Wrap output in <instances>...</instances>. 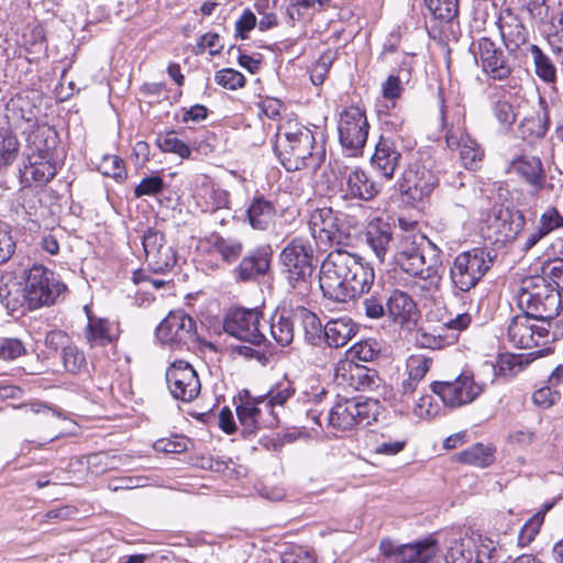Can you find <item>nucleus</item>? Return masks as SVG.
Returning a JSON list of instances; mask_svg holds the SVG:
<instances>
[{
  "label": "nucleus",
  "instance_id": "f257e3e1",
  "mask_svg": "<svg viewBox=\"0 0 563 563\" xmlns=\"http://www.w3.org/2000/svg\"><path fill=\"white\" fill-rule=\"evenodd\" d=\"M373 278L372 269L341 249L330 252L319 266V289L324 298L335 302L367 291Z\"/></svg>",
  "mask_w": 563,
  "mask_h": 563
},
{
  "label": "nucleus",
  "instance_id": "f03ea898",
  "mask_svg": "<svg viewBox=\"0 0 563 563\" xmlns=\"http://www.w3.org/2000/svg\"><path fill=\"white\" fill-rule=\"evenodd\" d=\"M518 307L539 322L551 327V320L559 316L562 299L555 287L544 277L528 276L522 279L517 294Z\"/></svg>",
  "mask_w": 563,
  "mask_h": 563
},
{
  "label": "nucleus",
  "instance_id": "7ed1b4c3",
  "mask_svg": "<svg viewBox=\"0 0 563 563\" xmlns=\"http://www.w3.org/2000/svg\"><path fill=\"white\" fill-rule=\"evenodd\" d=\"M495 255L486 247H473L459 253L450 266V280L454 290L468 292L490 269Z\"/></svg>",
  "mask_w": 563,
  "mask_h": 563
},
{
  "label": "nucleus",
  "instance_id": "20e7f679",
  "mask_svg": "<svg viewBox=\"0 0 563 563\" xmlns=\"http://www.w3.org/2000/svg\"><path fill=\"white\" fill-rule=\"evenodd\" d=\"M313 254L311 243L302 238L292 239L280 252L283 273L292 287L311 288L314 271Z\"/></svg>",
  "mask_w": 563,
  "mask_h": 563
},
{
  "label": "nucleus",
  "instance_id": "39448f33",
  "mask_svg": "<svg viewBox=\"0 0 563 563\" xmlns=\"http://www.w3.org/2000/svg\"><path fill=\"white\" fill-rule=\"evenodd\" d=\"M67 286L55 273L43 265L34 264L26 276L24 300L30 310L54 305L65 294Z\"/></svg>",
  "mask_w": 563,
  "mask_h": 563
},
{
  "label": "nucleus",
  "instance_id": "423d86ee",
  "mask_svg": "<svg viewBox=\"0 0 563 563\" xmlns=\"http://www.w3.org/2000/svg\"><path fill=\"white\" fill-rule=\"evenodd\" d=\"M378 409L379 402L371 398L364 401L343 398L329 410L328 427L344 432L361 424L368 426L376 420Z\"/></svg>",
  "mask_w": 563,
  "mask_h": 563
},
{
  "label": "nucleus",
  "instance_id": "0eeeda50",
  "mask_svg": "<svg viewBox=\"0 0 563 563\" xmlns=\"http://www.w3.org/2000/svg\"><path fill=\"white\" fill-rule=\"evenodd\" d=\"M509 343L518 349L539 347L530 355L542 356L552 351L547 344L550 342V330L545 323L539 322L526 312L515 316L507 328Z\"/></svg>",
  "mask_w": 563,
  "mask_h": 563
},
{
  "label": "nucleus",
  "instance_id": "6e6552de",
  "mask_svg": "<svg viewBox=\"0 0 563 563\" xmlns=\"http://www.w3.org/2000/svg\"><path fill=\"white\" fill-rule=\"evenodd\" d=\"M156 336L177 350H191L199 343L196 320L183 310L170 311L156 328Z\"/></svg>",
  "mask_w": 563,
  "mask_h": 563
},
{
  "label": "nucleus",
  "instance_id": "1a4fd4ad",
  "mask_svg": "<svg viewBox=\"0 0 563 563\" xmlns=\"http://www.w3.org/2000/svg\"><path fill=\"white\" fill-rule=\"evenodd\" d=\"M368 129L365 111L360 107L351 106L340 113L339 142L350 156L362 155L368 137Z\"/></svg>",
  "mask_w": 563,
  "mask_h": 563
},
{
  "label": "nucleus",
  "instance_id": "9d476101",
  "mask_svg": "<svg viewBox=\"0 0 563 563\" xmlns=\"http://www.w3.org/2000/svg\"><path fill=\"white\" fill-rule=\"evenodd\" d=\"M429 242L431 241L424 236L400 234L395 243V252L391 254L395 265L409 276L421 274L428 265L426 254L428 253L429 257L432 254Z\"/></svg>",
  "mask_w": 563,
  "mask_h": 563
},
{
  "label": "nucleus",
  "instance_id": "9b49d317",
  "mask_svg": "<svg viewBox=\"0 0 563 563\" xmlns=\"http://www.w3.org/2000/svg\"><path fill=\"white\" fill-rule=\"evenodd\" d=\"M430 388L450 408L468 405L483 393L471 372H462L453 380L433 382Z\"/></svg>",
  "mask_w": 563,
  "mask_h": 563
},
{
  "label": "nucleus",
  "instance_id": "f8f14e48",
  "mask_svg": "<svg viewBox=\"0 0 563 563\" xmlns=\"http://www.w3.org/2000/svg\"><path fill=\"white\" fill-rule=\"evenodd\" d=\"M471 51L478 66L494 80H506L512 71L514 66L503 48L489 37L482 36L474 41Z\"/></svg>",
  "mask_w": 563,
  "mask_h": 563
},
{
  "label": "nucleus",
  "instance_id": "ddd939ff",
  "mask_svg": "<svg viewBox=\"0 0 563 563\" xmlns=\"http://www.w3.org/2000/svg\"><path fill=\"white\" fill-rule=\"evenodd\" d=\"M379 551L391 563H429L435 558L439 547L432 538L407 544H396L390 539H383Z\"/></svg>",
  "mask_w": 563,
  "mask_h": 563
},
{
  "label": "nucleus",
  "instance_id": "4468645a",
  "mask_svg": "<svg viewBox=\"0 0 563 563\" xmlns=\"http://www.w3.org/2000/svg\"><path fill=\"white\" fill-rule=\"evenodd\" d=\"M165 379L172 397L183 402L195 400L201 389L196 369L186 361L177 360L166 369Z\"/></svg>",
  "mask_w": 563,
  "mask_h": 563
},
{
  "label": "nucleus",
  "instance_id": "2eb2a0df",
  "mask_svg": "<svg viewBox=\"0 0 563 563\" xmlns=\"http://www.w3.org/2000/svg\"><path fill=\"white\" fill-rule=\"evenodd\" d=\"M261 313L256 309L236 308L227 313L223 330L240 341L258 346L266 342L260 329Z\"/></svg>",
  "mask_w": 563,
  "mask_h": 563
},
{
  "label": "nucleus",
  "instance_id": "dca6fc26",
  "mask_svg": "<svg viewBox=\"0 0 563 563\" xmlns=\"http://www.w3.org/2000/svg\"><path fill=\"white\" fill-rule=\"evenodd\" d=\"M142 244L145 261L153 273L164 274L176 265V251L167 243L162 232L148 228L142 235Z\"/></svg>",
  "mask_w": 563,
  "mask_h": 563
},
{
  "label": "nucleus",
  "instance_id": "f3484780",
  "mask_svg": "<svg viewBox=\"0 0 563 563\" xmlns=\"http://www.w3.org/2000/svg\"><path fill=\"white\" fill-rule=\"evenodd\" d=\"M36 139H43V147H38L41 155L38 159L30 162L29 166H25L24 177L31 179L38 186L46 185L56 175V165L51 162L52 151L57 145V132L51 126L42 128L37 130Z\"/></svg>",
  "mask_w": 563,
  "mask_h": 563
},
{
  "label": "nucleus",
  "instance_id": "a211bd4d",
  "mask_svg": "<svg viewBox=\"0 0 563 563\" xmlns=\"http://www.w3.org/2000/svg\"><path fill=\"white\" fill-rule=\"evenodd\" d=\"M487 227L495 234V240L509 242L522 231L526 219L520 210L494 206L487 217Z\"/></svg>",
  "mask_w": 563,
  "mask_h": 563
},
{
  "label": "nucleus",
  "instance_id": "6ab92c4d",
  "mask_svg": "<svg viewBox=\"0 0 563 563\" xmlns=\"http://www.w3.org/2000/svg\"><path fill=\"white\" fill-rule=\"evenodd\" d=\"M438 183V177L430 169L412 164L404 172L398 189L413 200H421L433 191Z\"/></svg>",
  "mask_w": 563,
  "mask_h": 563
},
{
  "label": "nucleus",
  "instance_id": "aec40b11",
  "mask_svg": "<svg viewBox=\"0 0 563 563\" xmlns=\"http://www.w3.org/2000/svg\"><path fill=\"white\" fill-rule=\"evenodd\" d=\"M498 30L509 55L518 58L528 48V32L522 21L509 9L503 11L497 21Z\"/></svg>",
  "mask_w": 563,
  "mask_h": 563
},
{
  "label": "nucleus",
  "instance_id": "412c9836",
  "mask_svg": "<svg viewBox=\"0 0 563 563\" xmlns=\"http://www.w3.org/2000/svg\"><path fill=\"white\" fill-rule=\"evenodd\" d=\"M286 140L290 147V157L287 162L282 161L284 167L288 170L300 169L308 166L307 161L312 157L314 135L307 128L298 129L296 132H287Z\"/></svg>",
  "mask_w": 563,
  "mask_h": 563
},
{
  "label": "nucleus",
  "instance_id": "4be33fe9",
  "mask_svg": "<svg viewBox=\"0 0 563 563\" xmlns=\"http://www.w3.org/2000/svg\"><path fill=\"white\" fill-rule=\"evenodd\" d=\"M438 100L440 104V120L442 129L445 130V141L449 147L460 145V134H463L464 109L457 103H450L445 100L444 91L438 89Z\"/></svg>",
  "mask_w": 563,
  "mask_h": 563
},
{
  "label": "nucleus",
  "instance_id": "5701e85b",
  "mask_svg": "<svg viewBox=\"0 0 563 563\" xmlns=\"http://www.w3.org/2000/svg\"><path fill=\"white\" fill-rule=\"evenodd\" d=\"M401 153L395 137L382 135L375 146L371 163L373 168L386 180H390L400 165Z\"/></svg>",
  "mask_w": 563,
  "mask_h": 563
},
{
  "label": "nucleus",
  "instance_id": "b1692460",
  "mask_svg": "<svg viewBox=\"0 0 563 563\" xmlns=\"http://www.w3.org/2000/svg\"><path fill=\"white\" fill-rule=\"evenodd\" d=\"M364 236L375 257L378 262L384 263L386 256L391 252V246L396 243L393 227L382 219H374L366 225Z\"/></svg>",
  "mask_w": 563,
  "mask_h": 563
},
{
  "label": "nucleus",
  "instance_id": "393cba45",
  "mask_svg": "<svg viewBox=\"0 0 563 563\" xmlns=\"http://www.w3.org/2000/svg\"><path fill=\"white\" fill-rule=\"evenodd\" d=\"M260 405L258 399H256L247 400L236 407V416L242 427V434L245 438L254 435L262 427L274 428L278 424L277 416H269L267 420L263 419L264 407L262 408Z\"/></svg>",
  "mask_w": 563,
  "mask_h": 563
},
{
  "label": "nucleus",
  "instance_id": "a878e982",
  "mask_svg": "<svg viewBox=\"0 0 563 563\" xmlns=\"http://www.w3.org/2000/svg\"><path fill=\"white\" fill-rule=\"evenodd\" d=\"M319 200V245L340 249L345 245L347 235L341 229L339 218L331 207H320Z\"/></svg>",
  "mask_w": 563,
  "mask_h": 563
},
{
  "label": "nucleus",
  "instance_id": "bb28decb",
  "mask_svg": "<svg viewBox=\"0 0 563 563\" xmlns=\"http://www.w3.org/2000/svg\"><path fill=\"white\" fill-rule=\"evenodd\" d=\"M386 316L394 323L404 325L416 320L418 307L409 294L404 290L394 289L387 296Z\"/></svg>",
  "mask_w": 563,
  "mask_h": 563
},
{
  "label": "nucleus",
  "instance_id": "cd10ccee",
  "mask_svg": "<svg viewBox=\"0 0 563 563\" xmlns=\"http://www.w3.org/2000/svg\"><path fill=\"white\" fill-rule=\"evenodd\" d=\"M269 264V254L264 249H256L242 258L233 274L238 282L256 280L268 272Z\"/></svg>",
  "mask_w": 563,
  "mask_h": 563
},
{
  "label": "nucleus",
  "instance_id": "c85d7f7f",
  "mask_svg": "<svg viewBox=\"0 0 563 563\" xmlns=\"http://www.w3.org/2000/svg\"><path fill=\"white\" fill-rule=\"evenodd\" d=\"M428 244L432 252L429 263L421 274L411 275V277L420 280L417 286L421 291L434 294L440 291L442 285V251L433 242Z\"/></svg>",
  "mask_w": 563,
  "mask_h": 563
},
{
  "label": "nucleus",
  "instance_id": "c756f323",
  "mask_svg": "<svg viewBox=\"0 0 563 563\" xmlns=\"http://www.w3.org/2000/svg\"><path fill=\"white\" fill-rule=\"evenodd\" d=\"M510 169L532 187L533 194L544 187L545 174L539 157L521 156L511 162Z\"/></svg>",
  "mask_w": 563,
  "mask_h": 563
},
{
  "label": "nucleus",
  "instance_id": "7c9ffc66",
  "mask_svg": "<svg viewBox=\"0 0 563 563\" xmlns=\"http://www.w3.org/2000/svg\"><path fill=\"white\" fill-rule=\"evenodd\" d=\"M346 170L342 161L331 159L319 177V196L331 198L342 192Z\"/></svg>",
  "mask_w": 563,
  "mask_h": 563
},
{
  "label": "nucleus",
  "instance_id": "2f4dec72",
  "mask_svg": "<svg viewBox=\"0 0 563 563\" xmlns=\"http://www.w3.org/2000/svg\"><path fill=\"white\" fill-rule=\"evenodd\" d=\"M356 333V324L349 317L329 320L323 327V339L330 347L344 346Z\"/></svg>",
  "mask_w": 563,
  "mask_h": 563
},
{
  "label": "nucleus",
  "instance_id": "473e14b6",
  "mask_svg": "<svg viewBox=\"0 0 563 563\" xmlns=\"http://www.w3.org/2000/svg\"><path fill=\"white\" fill-rule=\"evenodd\" d=\"M563 228V216L554 207H549L539 218L537 229L531 232L522 246L523 251L531 250L539 241L552 231Z\"/></svg>",
  "mask_w": 563,
  "mask_h": 563
},
{
  "label": "nucleus",
  "instance_id": "72a5a7b5",
  "mask_svg": "<svg viewBox=\"0 0 563 563\" xmlns=\"http://www.w3.org/2000/svg\"><path fill=\"white\" fill-rule=\"evenodd\" d=\"M347 195L362 200L373 199L379 191L377 185L360 168L351 172L346 179Z\"/></svg>",
  "mask_w": 563,
  "mask_h": 563
},
{
  "label": "nucleus",
  "instance_id": "f704fd0d",
  "mask_svg": "<svg viewBox=\"0 0 563 563\" xmlns=\"http://www.w3.org/2000/svg\"><path fill=\"white\" fill-rule=\"evenodd\" d=\"M246 213L253 229L267 230L273 222L276 210L271 201L260 196L253 199Z\"/></svg>",
  "mask_w": 563,
  "mask_h": 563
},
{
  "label": "nucleus",
  "instance_id": "c9c22d12",
  "mask_svg": "<svg viewBox=\"0 0 563 563\" xmlns=\"http://www.w3.org/2000/svg\"><path fill=\"white\" fill-rule=\"evenodd\" d=\"M350 386L360 391H373L379 388L382 378L374 368L355 364L350 369Z\"/></svg>",
  "mask_w": 563,
  "mask_h": 563
},
{
  "label": "nucleus",
  "instance_id": "e433bc0d",
  "mask_svg": "<svg viewBox=\"0 0 563 563\" xmlns=\"http://www.w3.org/2000/svg\"><path fill=\"white\" fill-rule=\"evenodd\" d=\"M110 323L106 319H97L88 316V324L85 329V338L91 347L106 346L113 342L110 334Z\"/></svg>",
  "mask_w": 563,
  "mask_h": 563
},
{
  "label": "nucleus",
  "instance_id": "4c0bfd02",
  "mask_svg": "<svg viewBox=\"0 0 563 563\" xmlns=\"http://www.w3.org/2000/svg\"><path fill=\"white\" fill-rule=\"evenodd\" d=\"M549 125V117L545 108L529 117L519 124V132L525 140L541 139L545 135Z\"/></svg>",
  "mask_w": 563,
  "mask_h": 563
},
{
  "label": "nucleus",
  "instance_id": "58836bf2",
  "mask_svg": "<svg viewBox=\"0 0 563 563\" xmlns=\"http://www.w3.org/2000/svg\"><path fill=\"white\" fill-rule=\"evenodd\" d=\"M211 245L221 260L228 264L236 262L244 249L243 243L239 239L232 236L224 238L219 234L212 236Z\"/></svg>",
  "mask_w": 563,
  "mask_h": 563
},
{
  "label": "nucleus",
  "instance_id": "ea45409f",
  "mask_svg": "<svg viewBox=\"0 0 563 563\" xmlns=\"http://www.w3.org/2000/svg\"><path fill=\"white\" fill-rule=\"evenodd\" d=\"M460 145L453 148H460V159L465 168L475 169L484 157V151L479 144L467 134H460Z\"/></svg>",
  "mask_w": 563,
  "mask_h": 563
},
{
  "label": "nucleus",
  "instance_id": "a19ab883",
  "mask_svg": "<svg viewBox=\"0 0 563 563\" xmlns=\"http://www.w3.org/2000/svg\"><path fill=\"white\" fill-rule=\"evenodd\" d=\"M272 338L280 346H287L294 339V323L284 312H275L271 318Z\"/></svg>",
  "mask_w": 563,
  "mask_h": 563
},
{
  "label": "nucleus",
  "instance_id": "79ce46f5",
  "mask_svg": "<svg viewBox=\"0 0 563 563\" xmlns=\"http://www.w3.org/2000/svg\"><path fill=\"white\" fill-rule=\"evenodd\" d=\"M457 460L465 464L486 467L494 462V450L490 446L476 443L467 450L457 453Z\"/></svg>",
  "mask_w": 563,
  "mask_h": 563
},
{
  "label": "nucleus",
  "instance_id": "37998d69",
  "mask_svg": "<svg viewBox=\"0 0 563 563\" xmlns=\"http://www.w3.org/2000/svg\"><path fill=\"white\" fill-rule=\"evenodd\" d=\"M528 51L533 59L536 75L544 82H554L556 79V68L550 57L534 44L529 45Z\"/></svg>",
  "mask_w": 563,
  "mask_h": 563
},
{
  "label": "nucleus",
  "instance_id": "c03bdc74",
  "mask_svg": "<svg viewBox=\"0 0 563 563\" xmlns=\"http://www.w3.org/2000/svg\"><path fill=\"white\" fill-rule=\"evenodd\" d=\"M528 364V360L522 354H500L496 364H492L495 375L514 376L521 372Z\"/></svg>",
  "mask_w": 563,
  "mask_h": 563
},
{
  "label": "nucleus",
  "instance_id": "a18cd8bd",
  "mask_svg": "<svg viewBox=\"0 0 563 563\" xmlns=\"http://www.w3.org/2000/svg\"><path fill=\"white\" fill-rule=\"evenodd\" d=\"M544 34L552 51L563 54V12L553 13L544 25Z\"/></svg>",
  "mask_w": 563,
  "mask_h": 563
},
{
  "label": "nucleus",
  "instance_id": "49530a36",
  "mask_svg": "<svg viewBox=\"0 0 563 563\" xmlns=\"http://www.w3.org/2000/svg\"><path fill=\"white\" fill-rule=\"evenodd\" d=\"M382 347L375 339H366L353 344L347 353L351 361L374 362L378 358Z\"/></svg>",
  "mask_w": 563,
  "mask_h": 563
},
{
  "label": "nucleus",
  "instance_id": "de8ad7c7",
  "mask_svg": "<svg viewBox=\"0 0 563 563\" xmlns=\"http://www.w3.org/2000/svg\"><path fill=\"white\" fill-rule=\"evenodd\" d=\"M19 146V141L12 132L0 131V172L16 159Z\"/></svg>",
  "mask_w": 563,
  "mask_h": 563
},
{
  "label": "nucleus",
  "instance_id": "09e8293b",
  "mask_svg": "<svg viewBox=\"0 0 563 563\" xmlns=\"http://www.w3.org/2000/svg\"><path fill=\"white\" fill-rule=\"evenodd\" d=\"M156 144L163 152L175 153L181 158H188L191 154L190 147L176 136L175 131L159 134Z\"/></svg>",
  "mask_w": 563,
  "mask_h": 563
},
{
  "label": "nucleus",
  "instance_id": "8fccbe9b",
  "mask_svg": "<svg viewBox=\"0 0 563 563\" xmlns=\"http://www.w3.org/2000/svg\"><path fill=\"white\" fill-rule=\"evenodd\" d=\"M435 19L451 21L459 12V0H424Z\"/></svg>",
  "mask_w": 563,
  "mask_h": 563
},
{
  "label": "nucleus",
  "instance_id": "3c124183",
  "mask_svg": "<svg viewBox=\"0 0 563 563\" xmlns=\"http://www.w3.org/2000/svg\"><path fill=\"white\" fill-rule=\"evenodd\" d=\"M98 170L107 177L114 178L117 181H122L126 177L124 162L117 155H103L98 164Z\"/></svg>",
  "mask_w": 563,
  "mask_h": 563
},
{
  "label": "nucleus",
  "instance_id": "603ef678",
  "mask_svg": "<svg viewBox=\"0 0 563 563\" xmlns=\"http://www.w3.org/2000/svg\"><path fill=\"white\" fill-rule=\"evenodd\" d=\"M317 0H295L287 7V15L292 21L311 22Z\"/></svg>",
  "mask_w": 563,
  "mask_h": 563
},
{
  "label": "nucleus",
  "instance_id": "864d4df0",
  "mask_svg": "<svg viewBox=\"0 0 563 563\" xmlns=\"http://www.w3.org/2000/svg\"><path fill=\"white\" fill-rule=\"evenodd\" d=\"M493 113L506 131L511 129L517 119L512 104L506 99H499L493 104Z\"/></svg>",
  "mask_w": 563,
  "mask_h": 563
},
{
  "label": "nucleus",
  "instance_id": "5fc2aeb1",
  "mask_svg": "<svg viewBox=\"0 0 563 563\" xmlns=\"http://www.w3.org/2000/svg\"><path fill=\"white\" fill-rule=\"evenodd\" d=\"M166 188L164 179L158 175H151L144 177L141 183L134 188L135 198L144 196H156L162 194Z\"/></svg>",
  "mask_w": 563,
  "mask_h": 563
},
{
  "label": "nucleus",
  "instance_id": "6e6d98bb",
  "mask_svg": "<svg viewBox=\"0 0 563 563\" xmlns=\"http://www.w3.org/2000/svg\"><path fill=\"white\" fill-rule=\"evenodd\" d=\"M562 398V390L555 388L551 384L541 387L536 390L532 395V401L536 406L548 409L551 406L558 404Z\"/></svg>",
  "mask_w": 563,
  "mask_h": 563
},
{
  "label": "nucleus",
  "instance_id": "4d7b16f0",
  "mask_svg": "<svg viewBox=\"0 0 563 563\" xmlns=\"http://www.w3.org/2000/svg\"><path fill=\"white\" fill-rule=\"evenodd\" d=\"M214 81L225 89L235 90L245 85V77L239 70L224 68L216 73Z\"/></svg>",
  "mask_w": 563,
  "mask_h": 563
},
{
  "label": "nucleus",
  "instance_id": "13d9d810",
  "mask_svg": "<svg viewBox=\"0 0 563 563\" xmlns=\"http://www.w3.org/2000/svg\"><path fill=\"white\" fill-rule=\"evenodd\" d=\"M446 563H474V550L471 543L455 542L445 555Z\"/></svg>",
  "mask_w": 563,
  "mask_h": 563
},
{
  "label": "nucleus",
  "instance_id": "bf43d9fd",
  "mask_svg": "<svg viewBox=\"0 0 563 563\" xmlns=\"http://www.w3.org/2000/svg\"><path fill=\"white\" fill-rule=\"evenodd\" d=\"M543 520L544 515L537 512L523 525L518 534V542L521 547H526L534 540L536 536L540 531Z\"/></svg>",
  "mask_w": 563,
  "mask_h": 563
},
{
  "label": "nucleus",
  "instance_id": "052dcab7",
  "mask_svg": "<svg viewBox=\"0 0 563 563\" xmlns=\"http://www.w3.org/2000/svg\"><path fill=\"white\" fill-rule=\"evenodd\" d=\"M63 363L67 372L76 374L86 365V357L76 345L69 344L63 351Z\"/></svg>",
  "mask_w": 563,
  "mask_h": 563
},
{
  "label": "nucleus",
  "instance_id": "680f3d73",
  "mask_svg": "<svg viewBox=\"0 0 563 563\" xmlns=\"http://www.w3.org/2000/svg\"><path fill=\"white\" fill-rule=\"evenodd\" d=\"M551 287H555L559 294L563 292V261H554L542 267V275Z\"/></svg>",
  "mask_w": 563,
  "mask_h": 563
},
{
  "label": "nucleus",
  "instance_id": "e2e57ef3",
  "mask_svg": "<svg viewBox=\"0 0 563 563\" xmlns=\"http://www.w3.org/2000/svg\"><path fill=\"white\" fill-rule=\"evenodd\" d=\"M292 393L294 389L289 386L284 388L278 387L277 389L269 390L267 395L268 399L258 398V402L262 404L264 406L265 411L268 412L271 417H273L276 416L274 413L273 407L275 405H284L287 401V399L292 395Z\"/></svg>",
  "mask_w": 563,
  "mask_h": 563
},
{
  "label": "nucleus",
  "instance_id": "0e129e2a",
  "mask_svg": "<svg viewBox=\"0 0 563 563\" xmlns=\"http://www.w3.org/2000/svg\"><path fill=\"white\" fill-rule=\"evenodd\" d=\"M432 364V358L424 355H411L407 361L408 375L421 382Z\"/></svg>",
  "mask_w": 563,
  "mask_h": 563
},
{
  "label": "nucleus",
  "instance_id": "69168bd1",
  "mask_svg": "<svg viewBox=\"0 0 563 563\" xmlns=\"http://www.w3.org/2000/svg\"><path fill=\"white\" fill-rule=\"evenodd\" d=\"M296 316L300 318L307 341L311 345L317 344V314L305 307H298L296 309Z\"/></svg>",
  "mask_w": 563,
  "mask_h": 563
},
{
  "label": "nucleus",
  "instance_id": "338daca9",
  "mask_svg": "<svg viewBox=\"0 0 563 563\" xmlns=\"http://www.w3.org/2000/svg\"><path fill=\"white\" fill-rule=\"evenodd\" d=\"M365 314L372 319L386 316L387 296L371 295L363 301Z\"/></svg>",
  "mask_w": 563,
  "mask_h": 563
},
{
  "label": "nucleus",
  "instance_id": "774afa93",
  "mask_svg": "<svg viewBox=\"0 0 563 563\" xmlns=\"http://www.w3.org/2000/svg\"><path fill=\"white\" fill-rule=\"evenodd\" d=\"M189 440L184 435H173L168 439H159L154 443L156 451L166 453H183L187 450Z\"/></svg>",
  "mask_w": 563,
  "mask_h": 563
}]
</instances>
